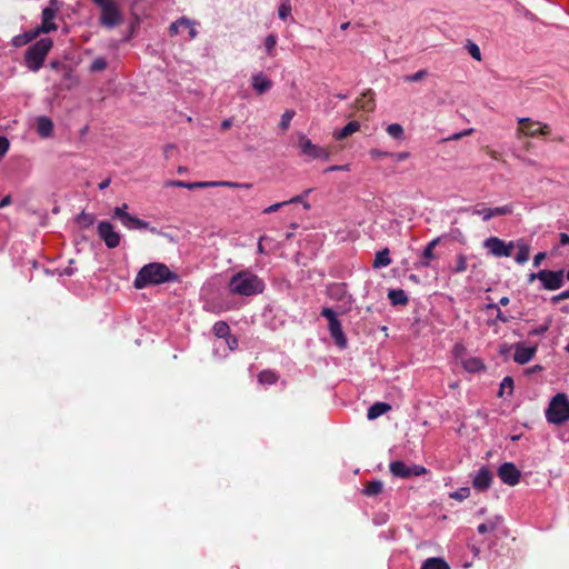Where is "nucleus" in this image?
<instances>
[{
	"mask_svg": "<svg viewBox=\"0 0 569 569\" xmlns=\"http://www.w3.org/2000/svg\"><path fill=\"white\" fill-rule=\"evenodd\" d=\"M9 149V140L6 137H0V160Z\"/></svg>",
	"mask_w": 569,
	"mask_h": 569,
	"instance_id": "obj_51",
	"label": "nucleus"
},
{
	"mask_svg": "<svg viewBox=\"0 0 569 569\" xmlns=\"http://www.w3.org/2000/svg\"><path fill=\"white\" fill-rule=\"evenodd\" d=\"M472 132H473V129L470 128V129H467L461 132L452 134L451 137L448 138V140H458V139H461L462 137L471 134Z\"/></svg>",
	"mask_w": 569,
	"mask_h": 569,
	"instance_id": "obj_53",
	"label": "nucleus"
},
{
	"mask_svg": "<svg viewBox=\"0 0 569 569\" xmlns=\"http://www.w3.org/2000/svg\"><path fill=\"white\" fill-rule=\"evenodd\" d=\"M425 76H426V71L425 70H419L418 72H416L413 74L405 76L403 80L406 82L420 81V80H422L425 78Z\"/></svg>",
	"mask_w": 569,
	"mask_h": 569,
	"instance_id": "obj_44",
	"label": "nucleus"
},
{
	"mask_svg": "<svg viewBox=\"0 0 569 569\" xmlns=\"http://www.w3.org/2000/svg\"><path fill=\"white\" fill-rule=\"evenodd\" d=\"M39 33H40V31H39V29H37V31H34L33 33H26V34H23V43H28L29 41H31Z\"/></svg>",
	"mask_w": 569,
	"mask_h": 569,
	"instance_id": "obj_62",
	"label": "nucleus"
},
{
	"mask_svg": "<svg viewBox=\"0 0 569 569\" xmlns=\"http://www.w3.org/2000/svg\"><path fill=\"white\" fill-rule=\"evenodd\" d=\"M468 48V52L470 53V56L472 58H475L476 60L480 61L481 60V52H480V49L479 47L473 43V42H469V44L467 46Z\"/></svg>",
	"mask_w": 569,
	"mask_h": 569,
	"instance_id": "obj_43",
	"label": "nucleus"
},
{
	"mask_svg": "<svg viewBox=\"0 0 569 569\" xmlns=\"http://www.w3.org/2000/svg\"><path fill=\"white\" fill-rule=\"evenodd\" d=\"M127 209H128V204L127 203H122L121 206L116 207L114 210H113V218L119 219L122 224L126 222L127 217L130 216L127 212Z\"/></svg>",
	"mask_w": 569,
	"mask_h": 569,
	"instance_id": "obj_35",
	"label": "nucleus"
},
{
	"mask_svg": "<svg viewBox=\"0 0 569 569\" xmlns=\"http://www.w3.org/2000/svg\"><path fill=\"white\" fill-rule=\"evenodd\" d=\"M515 348V345L503 343L499 348V353L503 357L508 356L511 349Z\"/></svg>",
	"mask_w": 569,
	"mask_h": 569,
	"instance_id": "obj_56",
	"label": "nucleus"
},
{
	"mask_svg": "<svg viewBox=\"0 0 569 569\" xmlns=\"http://www.w3.org/2000/svg\"><path fill=\"white\" fill-rule=\"evenodd\" d=\"M498 321L502 322V323H507L510 321L511 317H508L506 316L501 310L500 308L497 310V318H496Z\"/></svg>",
	"mask_w": 569,
	"mask_h": 569,
	"instance_id": "obj_59",
	"label": "nucleus"
},
{
	"mask_svg": "<svg viewBox=\"0 0 569 569\" xmlns=\"http://www.w3.org/2000/svg\"><path fill=\"white\" fill-rule=\"evenodd\" d=\"M538 280L541 281L546 290H557L563 284V270H540L538 272Z\"/></svg>",
	"mask_w": 569,
	"mask_h": 569,
	"instance_id": "obj_10",
	"label": "nucleus"
},
{
	"mask_svg": "<svg viewBox=\"0 0 569 569\" xmlns=\"http://www.w3.org/2000/svg\"><path fill=\"white\" fill-rule=\"evenodd\" d=\"M546 252H539L533 258V266L537 268L546 259Z\"/></svg>",
	"mask_w": 569,
	"mask_h": 569,
	"instance_id": "obj_58",
	"label": "nucleus"
},
{
	"mask_svg": "<svg viewBox=\"0 0 569 569\" xmlns=\"http://www.w3.org/2000/svg\"><path fill=\"white\" fill-rule=\"evenodd\" d=\"M288 202L286 201H281V202H277V203H273L269 207H267L264 210H263V213H272V212H276L278 211L279 209H281L282 207L287 206Z\"/></svg>",
	"mask_w": 569,
	"mask_h": 569,
	"instance_id": "obj_50",
	"label": "nucleus"
},
{
	"mask_svg": "<svg viewBox=\"0 0 569 569\" xmlns=\"http://www.w3.org/2000/svg\"><path fill=\"white\" fill-rule=\"evenodd\" d=\"M389 469L395 477L403 479L410 478L411 476H420L426 472V469L421 466H407L405 462L399 460L392 461Z\"/></svg>",
	"mask_w": 569,
	"mask_h": 569,
	"instance_id": "obj_11",
	"label": "nucleus"
},
{
	"mask_svg": "<svg viewBox=\"0 0 569 569\" xmlns=\"http://www.w3.org/2000/svg\"><path fill=\"white\" fill-rule=\"evenodd\" d=\"M229 288L236 295L253 296L263 291L264 283L258 276L249 271H240L232 276Z\"/></svg>",
	"mask_w": 569,
	"mask_h": 569,
	"instance_id": "obj_2",
	"label": "nucleus"
},
{
	"mask_svg": "<svg viewBox=\"0 0 569 569\" xmlns=\"http://www.w3.org/2000/svg\"><path fill=\"white\" fill-rule=\"evenodd\" d=\"M548 422L553 425H562L569 420V400L565 393L556 395L546 410Z\"/></svg>",
	"mask_w": 569,
	"mask_h": 569,
	"instance_id": "obj_4",
	"label": "nucleus"
},
{
	"mask_svg": "<svg viewBox=\"0 0 569 569\" xmlns=\"http://www.w3.org/2000/svg\"><path fill=\"white\" fill-rule=\"evenodd\" d=\"M491 482H492V473L490 472V470L487 467H482L481 469H479V471L475 476L472 486L475 489H477L479 491H485L491 486Z\"/></svg>",
	"mask_w": 569,
	"mask_h": 569,
	"instance_id": "obj_16",
	"label": "nucleus"
},
{
	"mask_svg": "<svg viewBox=\"0 0 569 569\" xmlns=\"http://www.w3.org/2000/svg\"><path fill=\"white\" fill-rule=\"evenodd\" d=\"M178 276L166 264L151 262L143 266L133 280L136 289H143L148 286L161 284L177 280Z\"/></svg>",
	"mask_w": 569,
	"mask_h": 569,
	"instance_id": "obj_1",
	"label": "nucleus"
},
{
	"mask_svg": "<svg viewBox=\"0 0 569 569\" xmlns=\"http://www.w3.org/2000/svg\"><path fill=\"white\" fill-rule=\"evenodd\" d=\"M212 331L218 338H226L230 333V327L226 321H217L213 325Z\"/></svg>",
	"mask_w": 569,
	"mask_h": 569,
	"instance_id": "obj_31",
	"label": "nucleus"
},
{
	"mask_svg": "<svg viewBox=\"0 0 569 569\" xmlns=\"http://www.w3.org/2000/svg\"><path fill=\"white\" fill-rule=\"evenodd\" d=\"M492 218L496 216H506L512 212V207L509 204L502 207L490 208Z\"/></svg>",
	"mask_w": 569,
	"mask_h": 569,
	"instance_id": "obj_42",
	"label": "nucleus"
},
{
	"mask_svg": "<svg viewBox=\"0 0 569 569\" xmlns=\"http://www.w3.org/2000/svg\"><path fill=\"white\" fill-rule=\"evenodd\" d=\"M277 44V37L274 34H269L264 39V48L268 53V56L273 57L274 56V47Z\"/></svg>",
	"mask_w": 569,
	"mask_h": 569,
	"instance_id": "obj_37",
	"label": "nucleus"
},
{
	"mask_svg": "<svg viewBox=\"0 0 569 569\" xmlns=\"http://www.w3.org/2000/svg\"><path fill=\"white\" fill-rule=\"evenodd\" d=\"M485 150L490 158L495 160H500V153L497 152L496 150H491L489 147H486Z\"/></svg>",
	"mask_w": 569,
	"mask_h": 569,
	"instance_id": "obj_61",
	"label": "nucleus"
},
{
	"mask_svg": "<svg viewBox=\"0 0 569 569\" xmlns=\"http://www.w3.org/2000/svg\"><path fill=\"white\" fill-rule=\"evenodd\" d=\"M538 136L547 137L551 132V128L548 123L537 121Z\"/></svg>",
	"mask_w": 569,
	"mask_h": 569,
	"instance_id": "obj_46",
	"label": "nucleus"
},
{
	"mask_svg": "<svg viewBox=\"0 0 569 569\" xmlns=\"http://www.w3.org/2000/svg\"><path fill=\"white\" fill-rule=\"evenodd\" d=\"M513 387H515L513 379L509 376L505 377L500 383V389H499L498 396L503 397V393L506 390H508L509 396L512 395Z\"/></svg>",
	"mask_w": 569,
	"mask_h": 569,
	"instance_id": "obj_32",
	"label": "nucleus"
},
{
	"mask_svg": "<svg viewBox=\"0 0 569 569\" xmlns=\"http://www.w3.org/2000/svg\"><path fill=\"white\" fill-rule=\"evenodd\" d=\"M350 168L349 164H343V166H331V167H328L327 169H325V172H332V171H348Z\"/></svg>",
	"mask_w": 569,
	"mask_h": 569,
	"instance_id": "obj_54",
	"label": "nucleus"
},
{
	"mask_svg": "<svg viewBox=\"0 0 569 569\" xmlns=\"http://www.w3.org/2000/svg\"><path fill=\"white\" fill-rule=\"evenodd\" d=\"M321 316L328 320L329 331L336 345L340 348H346L347 338L336 312L331 308L326 307L321 310Z\"/></svg>",
	"mask_w": 569,
	"mask_h": 569,
	"instance_id": "obj_5",
	"label": "nucleus"
},
{
	"mask_svg": "<svg viewBox=\"0 0 569 569\" xmlns=\"http://www.w3.org/2000/svg\"><path fill=\"white\" fill-rule=\"evenodd\" d=\"M252 87L259 94H262L270 90L272 82L266 74L258 72L252 76Z\"/></svg>",
	"mask_w": 569,
	"mask_h": 569,
	"instance_id": "obj_19",
	"label": "nucleus"
},
{
	"mask_svg": "<svg viewBox=\"0 0 569 569\" xmlns=\"http://www.w3.org/2000/svg\"><path fill=\"white\" fill-rule=\"evenodd\" d=\"M469 496H470V489L468 487L460 488L459 490L450 493L451 498L459 500V501L467 499Z\"/></svg>",
	"mask_w": 569,
	"mask_h": 569,
	"instance_id": "obj_41",
	"label": "nucleus"
},
{
	"mask_svg": "<svg viewBox=\"0 0 569 569\" xmlns=\"http://www.w3.org/2000/svg\"><path fill=\"white\" fill-rule=\"evenodd\" d=\"M37 131L42 138H48L52 134L53 122L48 117H39L37 119Z\"/></svg>",
	"mask_w": 569,
	"mask_h": 569,
	"instance_id": "obj_21",
	"label": "nucleus"
},
{
	"mask_svg": "<svg viewBox=\"0 0 569 569\" xmlns=\"http://www.w3.org/2000/svg\"><path fill=\"white\" fill-rule=\"evenodd\" d=\"M211 184V188L213 187H228V188H237L240 187L239 182H232V181H209Z\"/></svg>",
	"mask_w": 569,
	"mask_h": 569,
	"instance_id": "obj_47",
	"label": "nucleus"
},
{
	"mask_svg": "<svg viewBox=\"0 0 569 569\" xmlns=\"http://www.w3.org/2000/svg\"><path fill=\"white\" fill-rule=\"evenodd\" d=\"M383 483L380 480H372L366 485L363 493L368 497H373L381 493Z\"/></svg>",
	"mask_w": 569,
	"mask_h": 569,
	"instance_id": "obj_30",
	"label": "nucleus"
},
{
	"mask_svg": "<svg viewBox=\"0 0 569 569\" xmlns=\"http://www.w3.org/2000/svg\"><path fill=\"white\" fill-rule=\"evenodd\" d=\"M389 264H391L389 249L385 248V249L378 251L376 253V257H375V260H373V263H372V268L373 269H380V268L388 267Z\"/></svg>",
	"mask_w": 569,
	"mask_h": 569,
	"instance_id": "obj_24",
	"label": "nucleus"
},
{
	"mask_svg": "<svg viewBox=\"0 0 569 569\" xmlns=\"http://www.w3.org/2000/svg\"><path fill=\"white\" fill-rule=\"evenodd\" d=\"M502 518L497 516L495 518L488 519L486 522L480 523L477 528L480 535H485L487 532H493L501 525Z\"/></svg>",
	"mask_w": 569,
	"mask_h": 569,
	"instance_id": "obj_26",
	"label": "nucleus"
},
{
	"mask_svg": "<svg viewBox=\"0 0 569 569\" xmlns=\"http://www.w3.org/2000/svg\"><path fill=\"white\" fill-rule=\"evenodd\" d=\"M178 28H183V29L188 30L189 39L190 40H193L197 37V34H198V31L196 30V27H194V22L189 20L186 17L179 18L177 21L172 22L169 26V34L171 37L177 36L178 34Z\"/></svg>",
	"mask_w": 569,
	"mask_h": 569,
	"instance_id": "obj_15",
	"label": "nucleus"
},
{
	"mask_svg": "<svg viewBox=\"0 0 569 569\" xmlns=\"http://www.w3.org/2000/svg\"><path fill=\"white\" fill-rule=\"evenodd\" d=\"M537 346L526 347L522 342L515 343L513 360L519 365L528 363L536 355Z\"/></svg>",
	"mask_w": 569,
	"mask_h": 569,
	"instance_id": "obj_14",
	"label": "nucleus"
},
{
	"mask_svg": "<svg viewBox=\"0 0 569 569\" xmlns=\"http://www.w3.org/2000/svg\"><path fill=\"white\" fill-rule=\"evenodd\" d=\"M467 269V259L465 256H459L457 260V264L455 267L456 272H463Z\"/></svg>",
	"mask_w": 569,
	"mask_h": 569,
	"instance_id": "obj_49",
	"label": "nucleus"
},
{
	"mask_svg": "<svg viewBox=\"0 0 569 569\" xmlns=\"http://www.w3.org/2000/svg\"><path fill=\"white\" fill-rule=\"evenodd\" d=\"M311 189H307L303 194H299V196H295L293 198H291L290 200H288V204L289 203H297V202H302L303 201V198L305 196H308L310 193Z\"/></svg>",
	"mask_w": 569,
	"mask_h": 569,
	"instance_id": "obj_55",
	"label": "nucleus"
},
{
	"mask_svg": "<svg viewBox=\"0 0 569 569\" xmlns=\"http://www.w3.org/2000/svg\"><path fill=\"white\" fill-rule=\"evenodd\" d=\"M226 339H227V345L229 346V348L231 350H234L238 347V339L234 336H231L229 333V336L226 337Z\"/></svg>",
	"mask_w": 569,
	"mask_h": 569,
	"instance_id": "obj_57",
	"label": "nucleus"
},
{
	"mask_svg": "<svg viewBox=\"0 0 569 569\" xmlns=\"http://www.w3.org/2000/svg\"><path fill=\"white\" fill-rule=\"evenodd\" d=\"M560 243H561L562 246H565V244H569V234L563 233V232H562V233H560Z\"/></svg>",
	"mask_w": 569,
	"mask_h": 569,
	"instance_id": "obj_64",
	"label": "nucleus"
},
{
	"mask_svg": "<svg viewBox=\"0 0 569 569\" xmlns=\"http://www.w3.org/2000/svg\"><path fill=\"white\" fill-rule=\"evenodd\" d=\"M100 9H101V16H100L99 21H100L101 26H103L108 29H112L122 23L123 17L120 11V8L118 7V4L116 2L106 4Z\"/></svg>",
	"mask_w": 569,
	"mask_h": 569,
	"instance_id": "obj_8",
	"label": "nucleus"
},
{
	"mask_svg": "<svg viewBox=\"0 0 569 569\" xmlns=\"http://www.w3.org/2000/svg\"><path fill=\"white\" fill-rule=\"evenodd\" d=\"M357 109L370 112L375 109V93L371 89L366 90L355 102Z\"/></svg>",
	"mask_w": 569,
	"mask_h": 569,
	"instance_id": "obj_18",
	"label": "nucleus"
},
{
	"mask_svg": "<svg viewBox=\"0 0 569 569\" xmlns=\"http://www.w3.org/2000/svg\"><path fill=\"white\" fill-rule=\"evenodd\" d=\"M123 226L128 229H148L152 233H158V230L154 227H151L149 222L131 214L127 217Z\"/></svg>",
	"mask_w": 569,
	"mask_h": 569,
	"instance_id": "obj_20",
	"label": "nucleus"
},
{
	"mask_svg": "<svg viewBox=\"0 0 569 569\" xmlns=\"http://www.w3.org/2000/svg\"><path fill=\"white\" fill-rule=\"evenodd\" d=\"M279 380V375L270 369L262 370L258 375V382L262 386H271L277 383Z\"/></svg>",
	"mask_w": 569,
	"mask_h": 569,
	"instance_id": "obj_27",
	"label": "nucleus"
},
{
	"mask_svg": "<svg viewBox=\"0 0 569 569\" xmlns=\"http://www.w3.org/2000/svg\"><path fill=\"white\" fill-rule=\"evenodd\" d=\"M296 112L293 110H286L282 116L279 123V127L282 131H287L292 118L295 117Z\"/></svg>",
	"mask_w": 569,
	"mask_h": 569,
	"instance_id": "obj_34",
	"label": "nucleus"
},
{
	"mask_svg": "<svg viewBox=\"0 0 569 569\" xmlns=\"http://www.w3.org/2000/svg\"><path fill=\"white\" fill-rule=\"evenodd\" d=\"M462 367L468 372H480L486 369L483 361L478 357H471L462 360Z\"/></svg>",
	"mask_w": 569,
	"mask_h": 569,
	"instance_id": "obj_23",
	"label": "nucleus"
},
{
	"mask_svg": "<svg viewBox=\"0 0 569 569\" xmlns=\"http://www.w3.org/2000/svg\"><path fill=\"white\" fill-rule=\"evenodd\" d=\"M568 299H569V289L560 292L557 296H553L551 300L553 303H558L562 300H568Z\"/></svg>",
	"mask_w": 569,
	"mask_h": 569,
	"instance_id": "obj_52",
	"label": "nucleus"
},
{
	"mask_svg": "<svg viewBox=\"0 0 569 569\" xmlns=\"http://www.w3.org/2000/svg\"><path fill=\"white\" fill-rule=\"evenodd\" d=\"M182 188L194 190V189H204V188H211V184L209 181H197V182H186L183 181Z\"/></svg>",
	"mask_w": 569,
	"mask_h": 569,
	"instance_id": "obj_39",
	"label": "nucleus"
},
{
	"mask_svg": "<svg viewBox=\"0 0 569 569\" xmlns=\"http://www.w3.org/2000/svg\"><path fill=\"white\" fill-rule=\"evenodd\" d=\"M360 129V123L356 120L348 122L342 129L333 132L337 140H343Z\"/></svg>",
	"mask_w": 569,
	"mask_h": 569,
	"instance_id": "obj_22",
	"label": "nucleus"
},
{
	"mask_svg": "<svg viewBox=\"0 0 569 569\" xmlns=\"http://www.w3.org/2000/svg\"><path fill=\"white\" fill-rule=\"evenodd\" d=\"M97 233L99 238L104 242L107 248L114 249L119 247L121 234L114 230V227L111 222L107 220L100 221L97 226Z\"/></svg>",
	"mask_w": 569,
	"mask_h": 569,
	"instance_id": "obj_7",
	"label": "nucleus"
},
{
	"mask_svg": "<svg viewBox=\"0 0 569 569\" xmlns=\"http://www.w3.org/2000/svg\"><path fill=\"white\" fill-rule=\"evenodd\" d=\"M298 147L301 153L309 159H330V152L326 148L312 143V141L302 133L298 137Z\"/></svg>",
	"mask_w": 569,
	"mask_h": 569,
	"instance_id": "obj_6",
	"label": "nucleus"
},
{
	"mask_svg": "<svg viewBox=\"0 0 569 569\" xmlns=\"http://www.w3.org/2000/svg\"><path fill=\"white\" fill-rule=\"evenodd\" d=\"M390 409L391 406L386 402H376L368 409L367 417L369 420H373L388 412Z\"/></svg>",
	"mask_w": 569,
	"mask_h": 569,
	"instance_id": "obj_25",
	"label": "nucleus"
},
{
	"mask_svg": "<svg viewBox=\"0 0 569 569\" xmlns=\"http://www.w3.org/2000/svg\"><path fill=\"white\" fill-rule=\"evenodd\" d=\"M107 68V61L104 58H96L91 66H90V70L93 71V72H98V71H102Z\"/></svg>",
	"mask_w": 569,
	"mask_h": 569,
	"instance_id": "obj_40",
	"label": "nucleus"
},
{
	"mask_svg": "<svg viewBox=\"0 0 569 569\" xmlns=\"http://www.w3.org/2000/svg\"><path fill=\"white\" fill-rule=\"evenodd\" d=\"M429 569H451L448 562L438 557L429 558Z\"/></svg>",
	"mask_w": 569,
	"mask_h": 569,
	"instance_id": "obj_36",
	"label": "nucleus"
},
{
	"mask_svg": "<svg viewBox=\"0 0 569 569\" xmlns=\"http://www.w3.org/2000/svg\"><path fill=\"white\" fill-rule=\"evenodd\" d=\"M59 4L60 3L58 0H50L49 6L42 10V23L39 28L40 32L48 33L57 30L58 27L53 22V19L56 18L57 12L59 11Z\"/></svg>",
	"mask_w": 569,
	"mask_h": 569,
	"instance_id": "obj_9",
	"label": "nucleus"
},
{
	"mask_svg": "<svg viewBox=\"0 0 569 569\" xmlns=\"http://www.w3.org/2000/svg\"><path fill=\"white\" fill-rule=\"evenodd\" d=\"M485 248L495 257H510L513 249V242L506 243L498 237H490L485 241Z\"/></svg>",
	"mask_w": 569,
	"mask_h": 569,
	"instance_id": "obj_12",
	"label": "nucleus"
},
{
	"mask_svg": "<svg viewBox=\"0 0 569 569\" xmlns=\"http://www.w3.org/2000/svg\"><path fill=\"white\" fill-rule=\"evenodd\" d=\"M387 133L393 139L400 140L403 138V128L399 123H392L387 127Z\"/></svg>",
	"mask_w": 569,
	"mask_h": 569,
	"instance_id": "obj_33",
	"label": "nucleus"
},
{
	"mask_svg": "<svg viewBox=\"0 0 569 569\" xmlns=\"http://www.w3.org/2000/svg\"><path fill=\"white\" fill-rule=\"evenodd\" d=\"M550 322L551 321L549 320L545 325L537 327L535 329H531L529 331V336H541V335L546 333L550 327Z\"/></svg>",
	"mask_w": 569,
	"mask_h": 569,
	"instance_id": "obj_45",
	"label": "nucleus"
},
{
	"mask_svg": "<svg viewBox=\"0 0 569 569\" xmlns=\"http://www.w3.org/2000/svg\"><path fill=\"white\" fill-rule=\"evenodd\" d=\"M517 247H518V253L516 254L515 260L517 263L522 264V263L527 262L529 259L530 246L523 241H519L517 243Z\"/></svg>",
	"mask_w": 569,
	"mask_h": 569,
	"instance_id": "obj_28",
	"label": "nucleus"
},
{
	"mask_svg": "<svg viewBox=\"0 0 569 569\" xmlns=\"http://www.w3.org/2000/svg\"><path fill=\"white\" fill-rule=\"evenodd\" d=\"M291 13V3L290 0H282L281 4L278 9L279 18L286 20Z\"/></svg>",
	"mask_w": 569,
	"mask_h": 569,
	"instance_id": "obj_38",
	"label": "nucleus"
},
{
	"mask_svg": "<svg viewBox=\"0 0 569 569\" xmlns=\"http://www.w3.org/2000/svg\"><path fill=\"white\" fill-rule=\"evenodd\" d=\"M519 127L517 128V136H526L529 138H535L538 136L537 130V121L531 118H519L518 119Z\"/></svg>",
	"mask_w": 569,
	"mask_h": 569,
	"instance_id": "obj_17",
	"label": "nucleus"
},
{
	"mask_svg": "<svg viewBox=\"0 0 569 569\" xmlns=\"http://www.w3.org/2000/svg\"><path fill=\"white\" fill-rule=\"evenodd\" d=\"M388 298L390 299V301L393 306L406 305L408 302V298H407L405 291L401 289L389 290Z\"/></svg>",
	"mask_w": 569,
	"mask_h": 569,
	"instance_id": "obj_29",
	"label": "nucleus"
},
{
	"mask_svg": "<svg viewBox=\"0 0 569 569\" xmlns=\"http://www.w3.org/2000/svg\"><path fill=\"white\" fill-rule=\"evenodd\" d=\"M370 154L373 157V158H380V157H388V156H391L390 153L388 152H382V151H379L377 149H372L370 151Z\"/></svg>",
	"mask_w": 569,
	"mask_h": 569,
	"instance_id": "obj_63",
	"label": "nucleus"
},
{
	"mask_svg": "<svg viewBox=\"0 0 569 569\" xmlns=\"http://www.w3.org/2000/svg\"><path fill=\"white\" fill-rule=\"evenodd\" d=\"M53 42L50 38H42L31 44L24 54L26 66L30 71H38L42 68L47 54L51 50Z\"/></svg>",
	"mask_w": 569,
	"mask_h": 569,
	"instance_id": "obj_3",
	"label": "nucleus"
},
{
	"mask_svg": "<svg viewBox=\"0 0 569 569\" xmlns=\"http://www.w3.org/2000/svg\"><path fill=\"white\" fill-rule=\"evenodd\" d=\"M498 476L508 486H516L520 481L521 472L513 462H503L498 468Z\"/></svg>",
	"mask_w": 569,
	"mask_h": 569,
	"instance_id": "obj_13",
	"label": "nucleus"
},
{
	"mask_svg": "<svg viewBox=\"0 0 569 569\" xmlns=\"http://www.w3.org/2000/svg\"><path fill=\"white\" fill-rule=\"evenodd\" d=\"M491 213L492 212H491L490 208H481V209L475 210V214L480 216L483 221L490 220L492 218Z\"/></svg>",
	"mask_w": 569,
	"mask_h": 569,
	"instance_id": "obj_48",
	"label": "nucleus"
},
{
	"mask_svg": "<svg viewBox=\"0 0 569 569\" xmlns=\"http://www.w3.org/2000/svg\"><path fill=\"white\" fill-rule=\"evenodd\" d=\"M183 181L182 180H167L164 182V187H179L182 188Z\"/></svg>",
	"mask_w": 569,
	"mask_h": 569,
	"instance_id": "obj_60",
	"label": "nucleus"
}]
</instances>
